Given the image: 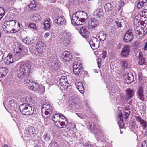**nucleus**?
<instances>
[{
	"instance_id": "obj_1",
	"label": "nucleus",
	"mask_w": 147,
	"mask_h": 147,
	"mask_svg": "<svg viewBox=\"0 0 147 147\" xmlns=\"http://www.w3.org/2000/svg\"><path fill=\"white\" fill-rule=\"evenodd\" d=\"M36 97L30 95L22 98V101L24 103L19 107L21 113L25 115L32 114L35 109L34 105L36 103Z\"/></svg>"
},
{
	"instance_id": "obj_2",
	"label": "nucleus",
	"mask_w": 147,
	"mask_h": 147,
	"mask_svg": "<svg viewBox=\"0 0 147 147\" xmlns=\"http://www.w3.org/2000/svg\"><path fill=\"white\" fill-rule=\"evenodd\" d=\"M32 62L30 61L20 62L17 65L16 74L18 77L22 79L27 77L31 71Z\"/></svg>"
},
{
	"instance_id": "obj_3",
	"label": "nucleus",
	"mask_w": 147,
	"mask_h": 147,
	"mask_svg": "<svg viewBox=\"0 0 147 147\" xmlns=\"http://www.w3.org/2000/svg\"><path fill=\"white\" fill-rule=\"evenodd\" d=\"M87 18V14L83 11H78L73 14L71 17V23L74 25H82Z\"/></svg>"
},
{
	"instance_id": "obj_4",
	"label": "nucleus",
	"mask_w": 147,
	"mask_h": 147,
	"mask_svg": "<svg viewBox=\"0 0 147 147\" xmlns=\"http://www.w3.org/2000/svg\"><path fill=\"white\" fill-rule=\"evenodd\" d=\"M87 126L89 131L95 134L96 138L97 140H102L103 136L102 131L97 124L94 123H88Z\"/></svg>"
},
{
	"instance_id": "obj_5",
	"label": "nucleus",
	"mask_w": 147,
	"mask_h": 147,
	"mask_svg": "<svg viewBox=\"0 0 147 147\" xmlns=\"http://www.w3.org/2000/svg\"><path fill=\"white\" fill-rule=\"evenodd\" d=\"M144 24L138 20L134 18V28L136 36H140V37H142L146 34L147 30L146 28H143L142 27V26H143Z\"/></svg>"
},
{
	"instance_id": "obj_6",
	"label": "nucleus",
	"mask_w": 147,
	"mask_h": 147,
	"mask_svg": "<svg viewBox=\"0 0 147 147\" xmlns=\"http://www.w3.org/2000/svg\"><path fill=\"white\" fill-rule=\"evenodd\" d=\"M27 84L28 87L31 90L36 92L40 94H42L44 92L45 87L41 85L34 82L32 80H26L24 81Z\"/></svg>"
},
{
	"instance_id": "obj_7",
	"label": "nucleus",
	"mask_w": 147,
	"mask_h": 147,
	"mask_svg": "<svg viewBox=\"0 0 147 147\" xmlns=\"http://www.w3.org/2000/svg\"><path fill=\"white\" fill-rule=\"evenodd\" d=\"M14 45L15 46L17 45L18 46L14 54L15 57L18 60L24 57L26 55L27 49L24 46L22 45L18 42H15Z\"/></svg>"
},
{
	"instance_id": "obj_8",
	"label": "nucleus",
	"mask_w": 147,
	"mask_h": 147,
	"mask_svg": "<svg viewBox=\"0 0 147 147\" xmlns=\"http://www.w3.org/2000/svg\"><path fill=\"white\" fill-rule=\"evenodd\" d=\"M71 35L70 32L65 31L63 32V35H60L58 36L57 40L61 41L65 45L67 46L70 43V39Z\"/></svg>"
},
{
	"instance_id": "obj_9",
	"label": "nucleus",
	"mask_w": 147,
	"mask_h": 147,
	"mask_svg": "<svg viewBox=\"0 0 147 147\" xmlns=\"http://www.w3.org/2000/svg\"><path fill=\"white\" fill-rule=\"evenodd\" d=\"M35 129L32 126L26 128L24 132V139L27 141L32 139L35 136Z\"/></svg>"
},
{
	"instance_id": "obj_10",
	"label": "nucleus",
	"mask_w": 147,
	"mask_h": 147,
	"mask_svg": "<svg viewBox=\"0 0 147 147\" xmlns=\"http://www.w3.org/2000/svg\"><path fill=\"white\" fill-rule=\"evenodd\" d=\"M42 112H44L45 115L46 116V117L44 116V115L42 114V116L44 117L47 118L50 117L52 112V107L49 102H45L42 105Z\"/></svg>"
},
{
	"instance_id": "obj_11",
	"label": "nucleus",
	"mask_w": 147,
	"mask_h": 147,
	"mask_svg": "<svg viewBox=\"0 0 147 147\" xmlns=\"http://www.w3.org/2000/svg\"><path fill=\"white\" fill-rule=\"evenodd\" d=\"M53 18L54 23L56 26L60 27L65 26L66 21L63 16L60 15L55 16Z\"/></svg>"
},
{
	"instance_id": "obj_12",
	"label": "nucleus",
	"mask_w": 147,
	"mask_h": 147,
	"mask_svg": "<svg viewBox=\"0 0 147 147\" xmlns=\"http://www.w3.org/2000/svg\"><path fill=\"white\" fill-rule=\"evenodd\" d=\"M105 82L107 84V88L112 93H116L119 91V88L117 86L114 85L111 81L105 80Z\"/></svg>"
},
{
	"instance_id": "obj_13",
	"label": "nucleus",
	"mask_w": 147,
	"mask_h": 147,
	"mask_svg": "<svg viewBox=\"0 0 147 147\" xmlns=\"http://www.w3.org/2000/svg\"><path fill=\"white\" fill-rule=\"evenodd\" d=\"M135 18L140 21L143 24L146 23L145 22L147 20V9H144L141 14H138Z\"/></svg>"
},
{
	"instance_id": "obj_14",
	"label": "nucleus",
	"mask_w": 147,
	"mask_h": 147,
	"mask_svg": "<svg viewBox=\"0 0 147 147\" xmlns=\"http://www.w3.org/2000/svg\"><path fill=\"white\" fill-rule=\"evenodd\" d=\"M126 98H124V96L123 95H120V98L121 101V102L122 103H124L126 99H130L133 96L134 92L131 89H127L126 90Z\"/></svg>"
},
{
	"instance_id": "obj_15",
	"label": "nucleus",
	"mask_w": 147,
	"mask_h": 147,
	"mask_svg": "<svg viewBox=\"0 0 147 147\" xmlns=\"http://www.w3.org/2000/svg\"><path fill=\"white\" fill-rule=\"evenodd\" d=\"M15 57L14 53H10L5 58L4 63L6 65H9L13 63L15 61L17 60Z\"/></svg>"
},
{
	"instance_id": "obj_16",
	"label": "nucleus",
	"mask_w": 147,
	"mask_h": 147,
	"mask_svg": "<svg viewBox=\"0 0 147 147\" xmlns=\"http://www.w3.org/2000/svg\"><path fill=\"white\" fill-rule=\"evenodd\" d=\"M81 64L77 61L75 62L73 64V70L74 74L77 75L80 74L82 73L83 69H82Z\"/></svg>"
},
{
	"instance_id": "obj_17",
	"label": "nucleus",
	"mask_w": 147,
	"mask_h": 147,
	"mask_svg": "<svg viewBox=\"0 0 147 147\" xmlns=\"http://www.w3.org/2000/svg\"><path fill=\"white\" fill-rule=\"evenodd\" d=\"M4 105L7 109L12 111H16L17 107V105L13 100L9 101L6 103H4Z\"/></svg>"
},
{
	"instance_id": "obj_18",
	"label": "nucleus",
	"mask_w": 147,
	"mask_h": 147,
	"mask_svg": "<svg viewBox=\"0 0 147 147\" xmlns=\"http://www.w3.org/2000/svg\"><path fill=\"white\" fill-rule=\"evenodd\" d=\"M45 48V45L43 42L42 41H38L37 43L36 48L38 53L36 54V56L40 57V55L39 53H42L44 51Z\"/></svg>"
},
{
	"instance_id": "obj_19",
	"label": "nucleus",
	"mask_w": 147,
	"mask_h": 147,
	"mask_svg": "<svg viewBox=\"0 0 147 147\" xmlns=\"http://www.w3.org/2000/svg\"><path fill=\"white\" fill-rule=\"evenodd\" d=\"M133 38L132 30H128L125 34L124 36V40L126 42H131Z\"/></svg>"
},
{
	"instance_id": "obj_20",
	"label": "nucleus",
	"mask_w": 147,
	"mask_h": 147,
	"mask_svg": "<svg viewBox=\"0 0 147 147\" xmlns=\"http://www.w3.org/2000/svg\"><path fill=\"white\" fill-rule=\"evenodd\" d=\"M50 63V66L54 70H57L61 67V63L56 58H55L53 60H51Z\"/></svg>"
},
{
	"instance_id": "obj_21",
	"label": "nucleus",
	"mask_w": 147,
	"mask_h": 147,
	"mask_svg": "<svg viewBox=\"0 0 147 147\" xmlns=\"http://www.w3.org/2000/svg\"><path fill=\"white\" fill-rule=\"evenodd\" d=\"M88 28L87 26H84L81 28L79 32L82 37L87 38L89 36V32Z\"/></svg>"
},
{
	"instance_id": "obj_22",
	"label": "nucleus",
	"mask_w": 147,
	"mask_h": 147,
	"mask_svg": "<svg viewBox=\"0 0 147 147\" xmlns=\"http://www.w3.org/2000/svg\"><path fill=\"white\" fill-rule=\"evenodd\" d=\"M92 40L89 42V44L93 49H97L99 47V42L96 37L93 38Z\"/></svg>"
},
{
	"instance_id": "obj_23",
	"label": "nucleus",
	"mask_w": 147,
	"mask_h": 147,
	"mask_svg": "<svg viewBox=\"0 0 147 147\" xmlns=\"http://www.w3.org/2000/svg\"><path fill=\"white\" fill-rule=\"evenodd\" d=\"M71 55L70 51H65L63 53L61 57L62 61L64 63H66L70 60Z\"/></svg>"
},
{
	"instance_id": "obj_24",
	"label": "nucleus",
	"mask_w": 147,
	"mask_h": 147,
	"mask_svg": "<svg viewBox=\"0 0 147 147\" xmlns=\"http://www.w3.org/2000/svg\"><path fill=\"white\" fill-rule=\"evenodd\" d=\"M130 51V47L128 45L125 46L122 49L121 55L123 58L127 57L129 55Z\"/></svg>"
},
{
	"instance_id": "obj_25",
	"label": "nucleus",
	"mask_w": 147,
	"mask_h": 147,
	"mask_svg": "<svg viewBox=\"0 0 147 147\" xmlns=\"http://www.w3.org/2000/svg\"><path fill=\"white\" fill-rule=\"evenodd\" d=\"M59 83L60 86H63V88H65L66 87H67L68 84V80L66 76H62L59 79Z\"/></svg>"
},
{
	"instance_id": "obj_26",
	"label": "nucleus",
	"mask_w": 147,
	"mask_h": 147,
	"mask_svg": "<svg viewBox=\"0 0 147 147\" xmlns=\"http://www.w3.org/2000/svg\"><path fill=\"white\" fill-rule=\"evenodd\" d=\"M136 120L140 123V126L143 129H144L147 127V122L139 116L136 117Z\"/></svg>"
},
{
	"instance_id": "obj_27",
	"label": "nucleus",
	"mask_w": 147,
	"mask_h": 147,
	"mask_svg": "<svg viewBox=\"0 0 147 147\" xmlns=\"http://www.w3.org/2000/svg\"><path fill=\"white\" fill-rule=\"evenodd\" d=\"M117 123L120 128L124 127V124L123 123L122 114L121 111H119L118 115Z\"/></svg>"
},
{
	"instance_id": "obj_28",
	"label": "nucleus",
	"mask_w": 147,
	"mask_h": 147,
	"mask_svg": "<svg viewBox=\"0 0 147 147\" xmlns=\"http://www.w3.org/2000/svg\"><path fill=\"white\" fill-rule=\"evenodd\" d=\"M143 89L142 86L139 87L136 92L137 96L142 101H144V98L143 95Z\"/></svg>"
},
{
	"instance_id": "obj_29",
	"label": "nucleus",
	"mask_w": 147,
	"mask_h": 147,
	"mask_svg": "<svg viewBox=\"0 0 147 147\" xmlns=\"http://www.w3.org/2000/svg\"><path fill=\"white\" fill-rule=\"evenodd\" d=\"M134 76L131 73H128L125 76V79L124 81L125 83L130 84L134 81Z\"/></svg>"
},
{
	"instance_id": "obj_30",
	"label": "nucleus",
	"mask_w": 147,
	"mask_h": 147,
	"mask_svg": "<svg viewBox=\"0 0 147 147\" xmlns=\"http://www.w3.org/2000/svg\"><path fill=\"white\" fill-rule=\"evenodd\" d=\"M87 108H88L86 109L87 111H88V112L87 113L88 116H87L86 115H83L81 113H76L77 116L79 117L81 119H85L86 118V117H88V116H92L93 114L92 111L90 108L89 106L88 107H87Z\"/></svg>"
},
{
	"instance_id": "obj_31",
	"label": "nucleus",
	"mask_w": 147,
	"mask_h": 147,
	"mask_svg": "<svg viewBox=\"0 0 147 147\" xmlns=\"http://www.w3.org/2000/svg\"><path fill=\"white\" fill-rule=\"evenodd\" d=\"M98 21L94 18H91L89 22V26H91L90 27L91 28L95 27L98 25Z\"/></svg>"
},
{
	"instance_id": "obj_32",
	"label": "nucleus",
	"mask_w": 147,
	"mask_h": 147,
	"mask_svg": "<svg viewBox=\"0 0 147 147\" xmlns=\"http://www.w3.org/2000/svg\"><path fill=\"white\" fill-rule=\"evenodd\" d=\"M75 85L76 88L80 93L82 94L84 92V89L81 82L77 81L75 83Z\"/></svg>"
},
{
	"instance_id": "obj_33",
	"label": "nucleus",
	"mask_w": 147,
	"mask_h": 147,
	"mask_svg": "<svg viewBox=\"0 0 147 147\" xmlns=\"http://www.w3.org/2000/svg\"><path fill=\"white\" fill-rule=\"evenodd\" d=\"M8 71L6 67H0V78L3 77L6 75Z\"/></svg>"
},
{
	"instance_id": "obj_34",
	"label": "nucleus",
	"mask_w": 147,
	"mask_h": 147,
	"mask_svg": "<svg viewBox=\"0 0 147 147\" xmlns=\"http://www.w3.org/2000/svg\"><path fill=\"white\" fill-rule=\"evenodd\" d=\"M115 23L118 28H121L123 25L125 24V21L123 19H117Z\"/></svg>"
},
{
	"instance_id": "obj_35",
	"label": "nucleus",
	"mask_w": 147,
	"mask_h": 147,
	"mask_svg": "<svg viewBox=\"0 0 147 147\" xmlns=\"http://www.w3.org/2000/svg\"><path fill=\"white\" fill-rule=\"evenodd\" d=\"M103 14V12L101 9L98 8L95 10L94 13L93 15L98 18H100Z\"/></svg>"
},
{
	"instance_id": "obj_36",
	"label": "nucleus",
	"mask_w": 147,
	"mask_h": 147,
	"mask_svg": "<svg viewBox=\"0 0 147 147\" xmlns=\"http://www.w3.org/2000/svg\"><path fill=\"white\" fill-rule=\"evenodd\" d=\"M106 37V34L104 32H99L98 34V37L100 41H103L105 40Z\"/></svg>"
},
{
	"instance_id": "obj_37",
	"label": "nucleus",
	"mask_w": 147,
	"mask_h": 147,
	"mask_svg": "<svg viewBox=\"0 0 147 147\" xmlns=\"http://www.w3.org/2000/svg\"><path fill=\"white\" fill-rule=\"evenodd\" d=\"M32 20L34 22H38L41 19V17L38 14L35 13L31 16Z\"/></svg>"
},
{
	"instance_id": "obj_38",
	"label": "nucleus",
	"mask_w": 147,
	"mask_h": 147,
	"mask_svg": "<svg viewBox=\"0 0 147 147\" xmlns=\"http://www.w3.org/2000/svg\"><path fill=\"white\" fill-rule=\"evenodd\" d=\"M8 22H6L5 23L2 25V28H3L4 32L6 33L9 34L8 31H10V25H9Z\"/></svg>"
},
{
	"instance_id": "obj_39",
	"label": "nucleus",
	"mask_w": 147,
	"mask_h": 147,
	"mask_svg": "<svg viewBox=\"0 0 147 147\" xmlns=\"http://www.w3.org/2000/svg\"><path fill=\"white\" fill-rule=\"evenodd\" d=\"M52 119L55 124L56 125L59 121V113H55L53 114Z\"/></svg>"
},
{
	"instance_id": "obj_40",
	"label": "nucleus",
	"mask_w": 147,
	"mask_h": 147,
	"mask_svg": "<svg viewBox=\"0 0 147 147\" xmlns=\"http://www.w3.org/2000/svg\"><path fill=\"white\" fill-rule=\"evenodd\" d=\"M147 0H138L137 4V7L138 8L140 9L143 6L144 4L146 3Z\"/></svg>"
},
{
	"instance_id": "obj_41",
	"label": "nucleus",
	"mask_w": 147,
	"mask_h": 147,
	"mask_svg": "<svg viewBox=\"0 0 147 147\" xmlns=\"http://www.w3.org/2000/svg\"><path fill=\"white\" fill-rule=\"evenodd\" d=\"M113 9L112 5L110 3H108L104 6V9L106 11L111 12Z\"/></svg>"
},
{
	"instance_id": "obj_42",
	"label": "nucleus",
	"mask_w": 147,
	"mask_h": 147,
	"mask_svg": "<svg viewBox=\"0 0 147 147\" xmlns=\"http://www.w3.org/2000/svg\"><path fill=\"white\" fill-rule=\"evenodd\" d=\"M121 64L124 68H129L130 66L129 62L124 60L121 61Z\"/></svg>"
},
{
	"instance_id": "obj_43",
	"label": "nucleus",
	"mask_w": 147,
	"mask_h": 147,
	"mask_svg": "<svg viewBox=\"0 0 147 147\" xmlns=\"http://www.w3.org/2000/svg\"><path fill=\"white\" fill-rule=\"evenodd\" d=\"M139 60L138 64L139 65H144L146 64V63L145 62L144 58L142 56L140 53L139 56Z\"/></svg>"
},
{
	"instance_id": "obj_44",
	"label": "nucleus",
	"mask_w": 147,
	"mask_h": 147,
	"mask_svg": "<svg viewBox=\"0 0 147 147\" xmlns=\"http://www.w3.org/2000/svg\"><path fill=\"white\" fill-rule=\"evenodd\" d=\"M59 124L62 127H61V128L65 127L68 124L67 120V119H66L65 121V122L62 121L61 122L60 121H58V122L57 124L56 125H57L58 127H59Z\"/></svg>"
},
{
	"instance_id": "obj_45",
	"label": "nucleus",
	"mask_w": 147,
	"mask_h": 147,
	"mask_svg": "<svg viewBox=\"0 0 147 147\" xmlns=\"http://www.w3.org/2000/svg\"><path fill=\"white\" fill-rule=\"evenodd\" d=\"M22 41L24 43L27 45H31L32 43L31 39L28 37L22 39Z\"/></svg>"
},
{
	"instance_id": "obj_46",
	"label": "nucleus",
	"mask_w": 147,
	"mask_h": 147,
	"mask_svg": "<svg viewBox=\"0 0 147 147\" xmlns=\"http://www.w3.org/2000/svg\"><path fill=\"white\" fill-rule=\"evenodd\" d=\"M51 135L49 133H45L43 136L42 138L44 140L47 141L50 140Z\"/></svg>"
},
{
	"instance_id": "obj_47",
	"label": "nucleus",
	"mask_w": 147,
	"mask_h": 147,
	"mask_svg": "<svg viewBox=\"0 0 147 147\" xmlns=\"http://www.w3.org/2000/svg\"><path fill=\"white\" fill-rule=\"evenodd\" d=\"M44 25V28L45 29H49L50 28V25L49 21L47 20L45 21L43 23Z\"/></svg>"
},
{
	"instance_id": "obj_48",
	"label": "nucleus",
	"mask_w": 147,
	"mask_h": 147,
	"mask_svg": "<svg viewBox=\"0 0 147 147\" xmlns=\"http://www.w3.org/2000/svg\"><path fill=\"white\" fill-rule=\"evenodd\" d=\"M49 147H59V144L57 142L52 141L50 142Z\"/></svg>"
},
{
	"instance_id": "obj_49",
	"label": "nucleus",
	"mask_w": 147,
	"mask_h": 147,
	"mask_svg": "<svg viewBox=\"0 0 147 147\" xmlns=\"http://www.w3.org/2000/svg\"><path fill=\"white\" fill-rule=\"evenodd\" d=\"M34 2L31 1V3L28 5V6L29 8L31 10H35V8L36 7V5L34 3Z\"/></svg>"
},
{
	"instance_id": "obj_50",
	"label": "nucleus",
	"mask_w": 147,
	"mask_h": 147,
	"mask_svg": "<svg viewBox=\"0 0 147 147\" xmlns=\"http://www.w3.org/2000/svg\"><path fill=\"white\" fill-rule=\"evenodd\" d=\"M138 80L139 83L141 84H144L143 82L144 80L142 78V74L139 73L138 75Z\"/></svg>"
},
{
	"instance_id": "obj_51",
	"label": "nucleus",
	"mask_w": 147,
	"mask_h": 147,
	"mask_svg": "<svg viewBox=\"0 0 147 147\" xmlns=\"http://www.w3.org/2000/svg\"><path fill=\"white\" fill-rule=\"evenodd\" d=\"M82 147H97L95 144H89L88 143L83 144Z\"/></svg>"
},
{
	"instance_id": "obj_52",
	"label": "nucleus",
	"mask_w": 147,
	"mask_h": 147,
	"mask_svg": "<svg viewBox=\"0 0 147 147\" xmlns=\"http://www.w3.org/2000/svg\"><path fill=\"white\" fill-rule=\"evenodd\" d=\"M30 27L34 29H36V25L33 23H31L29 24Z\"/></svg>"
},
{
	"instance_id": "obj_53",
	"label": "nucleus",
	"mask_w": 147,
	"mask_h": 147,
	"mask_svg": "<svg viewBox=\"0 0 147 147\" xmlns=\"http://www.w3.org/2000/svg\"><path fill=\"white\" fill-rule=\"evenodd\" d=\"M71 107L73 109H76V108H77L78 105L77 104H76L74 102H72L71 103Z\"/></svg>"
},
{
	"instance_id": "obj_54",
	"label": "nucleus",
	"mask_w": 147,
	"mask_h": 147,
	"mask_svg": "<svg viewBox=\"0 0 147 147\" xmlns=\"http://www.w3.org/2000/svg\"><path fill=\"white\" fill-rule=\"evenodd\" d=\"M5 14V11L3 8L0 7V15L3 16Z\"/></svg>"
},
{
	"instance_id": "obj_55",
	"label": "nucleus",
	"mask_w": 147,
	"mask_h": 147,
	"mask_svg": "<svg viewBox=\"0 0 147 147\" xmlns=\"http://www.w3.org/2000/svg\"><path fill=\"white\" fill-rule=\"evenodd\" d=\"M3 51L0 50V62H1L3 58Z\"/></svg>"
},
{
	"instance_id": "obj_56",
	"label": "nucleus",
	"mask_w": 147,
	"mask_h": 147,
	"mask_svg": "<svg viewBox=\"0 0 147 147\" xmlns=\"http://www.w3.org/2000/svg\"><path fill=\"white\" fill-rule=\"evenodd\" d=\"M6 22H8V24L15 25L16 23V21L14 20H11Z\"/></svg>"
},
{
	"instance_id": "obj_57",
	"label": "nucleus",
	"mask_w": 147,
	"mask_h": 147,
	"mask_svg": "<svg viewBox=\"0 0 147 147\" xmlns=\"http://www.w3.org/2000/svg\"><path fill=\"white\" fill-rule=\"evenodd\" d=\"M69 125L70 126H71V128H72L73 129H75L76 128V126L74 123H69Z\"/></svg>"
},
{
	"instance_id": "obj_58",
	"label": "nucleus",
	"mask_w": 147,
	"mask_h": 147,
	"mask_svg": "<svg viewBox=\"0 0 147 147\" xmlns=\"http://www.w3.org/2000/svg\"><path fill=\"white\" fill-rule=\"evenodd\" d=\"M124 115L125 116V118H127L129 117L130 114V112L129 111H128V112H126L125 111L124 112Z\"/></svg>"
},
{
	"instance_id": "obj_59",
	"label": "nucleus",
	"mask_w": 147,
	"mask_h": 147,
	"mask_svg": "<svg viewBox=\"0 0 147 147\" xmlns=\"http://www.w3.org/2000/svg\"><path fill=\"white\" fill-rule=\"evenodd\" d=\"M107 52L105 51H103L102 52V57L103 58H105V56L106 55Z\"/></svg>"
},
{
	"instance_id": "obj_60",
	"label": "nucleus",
	"mask_w": 147,
	"mask_h": 147,
	"mask_svg": "<svg viewBox=\"0 0 147 147\" xmlns=\"http://www.w3.org/2000/svg\"><path fill=\"white\" fill-rule=\"evenodd\" d=\"M9 33V34H12V33H14L16 32H17L16 30L14 29H13L12 30H10V31H8Z\"/></svg>"
},
{
	"instance_id": "obj_61",
	"label": "nucleus",
	"mask_w": 147,
	"mask_h": 147,
	"mask_svg": "<svg viewBox=\"0 0 147 147\" xmlns=\"http://www.w3.org/2000/svg\"><path fill=\"white\" fill-rule=\"evenodd\" d=\"M101 61V59L100 58H98L97 60V64L98 67L99 68H100V62Z\"/></svg>"
},
{
	"instance_id": "obj_62",
	"label": "nucleus",
	"mask_w": 147,
	"mask_h": 147,
	"mask_svg": "<svg viewBox=\"0 0 147 147\" xmlns=\"http://www.w3.org/2000/svg\"><path fill=\"white\" fill-rule=\"evenodd\" d=\"M59 119L61 118V119H66L65 117L63 115L61 114H59Z\"/></svg>"
},
{
	"instance_id": "obj_63",
	"label": "nucleus",
	"mask_w": 147,
	"mask_h": 147,
	"mask_svg": "<svg viewBox=\"0 0 147 147\" xmlns=\"http://www.w3.org/2000/svg\"><path fill=\"white\" fill-rule=\"evenodd\" d=\"M143 49L144 51H146L147 50V42H146L145 43Z\"/></svg>"
},
{
	"instance_id": "obj_64",
	"label": "nucleus",
	"mask_w": 147,
	"mask_h": 147,
	"mask_svg": "<svg viewBox=\"0 0 147 147\" xmlns=\"http://www.w3.org/2000/svg\"><path fill=\"white\" fill-rule=\"evenodd\" d=\"M50 33L49 32H46L44 35V37L47 38L50 35Z\"/></svg>"
}]
</instances>
